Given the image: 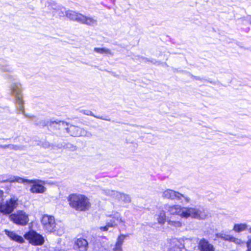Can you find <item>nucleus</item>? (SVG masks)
I'll return each instance as SVG.
<instances>
[{
  "instance_id": "obj_9",
  "label": "nucleus",
  "mask_w": 251,
  "mask_h": 251,
  "mask_svg": "<svg viewBox=\"0 0 251 251\" xmlns=\"http://www.w3.org/2000/svg\"><path fill=\"white\" fill-rule=\"evenodd\" d=\"M66 130L73 137L82 136L85 133V131L83 128L74 125L69 126Z\"/></svg>"
},
{
  "instance_id": "obj_15",
  "label": "nucleus",
  "mask_w": 251,
  "mask_h": 251,
  "mask_svg": "<svg viewBox=\"0 0 251 251\" xmlns=\"http://www.w3.org/2000/svg\"><path fill=\"white\" fill-rule=\"evenodd\" d=\"M249 225L246 223H238L233 226L232 230L236 233H240L248 230Z\"/></svg>"
},
{
  "instance_id": "obj_14",
  "label": "nucleus",
  "mask_w": 251,
  "mask_h": 251,
  "mask_svg": "<svg viewBox=\"0 0 251 251\" xmlns=\"http://www.w3.org/2000/svg\"><path fill=\"white\" fill-rule=\"evenodd\" d=\"M176 242L180 243L181 248L186 251L185 249V246L188 247L189 244L192 243V239L191 238L183 237L179 239H175L174 240V243H176Z\"/></svg>"
},
{
  "instance_id": "obj_25",
  "label": "nucleus",
  "mask_w": 251,
  "mask_h": 251,
  "mask_svg": "<svg viewBox=\"0 0 251 251\" xmlns=\"http://www.w3.org/2000/svg\"><path fill=\"white\" fill-rule=\"evenodd\" d=\"M182 249L181 248V247L176 244L175 247L170 248L168 251H181Z\"/></svg>"
},
{
  "instance_id": "obj_22",
  "label": "nucleus",
  "mask_w": 251,
  "mask_h": 251,
  "mask_svg": "<svg viewBox=\"0 0 251 251\" xmlns=\"http://www.w3.org/2000/svg\"><path fill=\"white\" fill-rule=\"evenodd\" d=\"M230 242L234 243L236 245L237 247H242L245 245V242L243 241L242 239L236 238L232 235L231 236Z\"/></svg>"
},
{
  "instance_id": "obj_7",
  "label": "nucleus",
  "mask_w": 251,
  "mask_h": 251,
  "mask_svg": "<svg viewBox=\"0 0 251 251\" xmlns=\"http://www.w3.org/2000/svg\"><path fill=\"white\" fill-rule=\"evenodd\" d=\"M41 223L44 229L48 232H53L56 229L55 221L52 216L43 215L41 219Z\"/></svg>"
},
{
  "instance_id": "obj_16",
  "label": "nucleus",
  "mask_w": 251,
  "mask_h": 251,
  "mask_svg": "<svg viewBox=\"0 0 251 251\" xmlns=\"http://www.w3.org/2000/svg\"><path fill=\"white\" fill-rule=\"evenodd\" d=\"M5 233L12 240L16 241L19 243H23L24 239L20 236L18 235L13 231H9L7 229L4 230Z\"/></svg>"
},
{
  "instance_id": "obj_3",
  "label": "nucleus",
  "mask_w": 251,
  "mask_h": 251,
  "mask_svg": "<svg viewBox=\"0 0 251 251\" xmlns=\"http://www.w3.org/2000/svg\"><path fill=\"white\" fill-rule=\"evenodd\" d=\"M68 201L70 206L77 211H85L91 206L89 199L83 195L71 194L69 196Z\"/></svg>"
},
{
  "instance_id": "obj_1",
  "label": "nucleus",
  "mask_w": 251,
  "mask_h": 251,
  "mask_svg": "<svg viewBox=\"0 0 251 251\" xmlns=\"http://www.w3.org/2000/svg\"><path fill=\"white\" fill-rule=\"evenodd\" d=\"M165 209L170 215H177L181 218L204 220L207 216L206 211L202 208L181 207L179 205H166Z\"/></svg>"
},
{
  "instance_id": "obj_18",
  "label": "nucleus",
  "mask_w": 251,
  "mask_h": 251,
  "mask_svg": "<svg viewBox=\"0 0 251 251\" xmlns=\"http://www.w3.org/2000/svg\"><path fill=\"white\" fill-rule=\"evenodd\" d=\"M125 236L124 235L119 236L115 247L113 249V251H122L121 246L125 240Z\"/></svg>"
},
{
  "instance_id": "obj_29",
  "label": "nucleus",
  "mask_w": 251,
  "mask_h": 251,
  "mask_svg": "<svg viewBox=\"0 0 251 251\" xmlns=\"http://www.w3.org/2000/svg\"><path fill=\"white\" fill-rule=\"evenodd\" d=\"M126 202H127V201H130V199H127V197H126Z\"/></svg>"
},
{
  "instance_id": "obj_6",
  "label": "nucleus",
  "mask_w": 251,
  "mask_h": 251,
  "mask_svg": "<svg viewBox=\"0 0 251 251\" xmlns=\"http://www.w3.org/2000/svg\"><path fill=\"white\" fill-rule=\"evenodd\" d=\"M162 197L167 199L179 201L181 202L184 200V202L186 203H188L190 201V199L188 197L171 189L165 190L163 193Z\"/></svg>"
},
{
  "instance_id": "obj_5",
  "label": "nucleus",
  "mask_w": 251,
  "mask_h": 251,
  "mask_svg": "<svg viewBox=\"0 0 251 251\" xmlns=\"http://www.w3.org/2000/svg\"><path fill=\"white\" fill-rule=\"evenodd\" d=\"M10 220L15 224L25 226L29 222L28 215L23 210H18L10 215Z\"/></svg>"
},
{
  "instance_id": "obj_2",
  "label": "nucleus",
  "mask_w": 251,
  "mask_h": 251,
  "mask_svg": "<svg viewBox=\"0 0 251 251\" xmlns=\"http://www.w3.org/2000/svg\"><path fill=\"white\" fill-rule=\"evenodd\" d=\"M1 182H17L21 183H31L32 185L30 189V191L34 194H42L46 191V188L43 185L45 183L44 182L39 180H29L20 177L18 176H11L6 180H2Z\"/></svg>"
},
{
  "instance_id": "obj_8",
  "label": "nucleus",
  "mask_w": 251,
  "mask_h": 251,
  "mask_svg": "<svg viewBox=\"0 0 251 251\" xmlns=\"http://www.w3.org/2000/svg\"><path fill=\"white\" fill-rule=\"evenodd\" d=\"M24 237L30 244L35 246L41 245L44 243V237L33 230L29 231Z\"/></svg>"
},
{
  "instance_id": "obj_19",
  "label": "nucleus",
  "mask_w": 251,
  "mask_h": 251,
  "mask_svg": "<svg viewBox=\"0 0 251 251\" xmlns=\"http://www.w3.org/2000/svg\"><path fill=\"white\" fill-rule=\"evenodd\" d=\"M215 236L217 238H220L224 241L230 242L232 235L224 232H220L216 233Z\"/></svg>"
},
{
  "instance_id": "obj_12",
  "label": "nucleus",
  "mask_w": 251,
  "mask_h": 251,
  "mask_svg": "<svg viewBox=\"0 0 251 251\" xmlns=\"http://www.w3.org/2000/svg\"><path fill=\"white\" fill-rule=\"evenodd\" d=\"M114 218L116 219V221H113L112 223L108 222L105 226H101L100 227V229L101 230L107 231L109 227H114L119 224L123 222L121 220L120 214L119 213L116 212L114 215Z\"/></svg>"
},
{
  "instance_id": "obj_24",
  "label": "nucleus",
  "mask_w": 251,
  "mask_h": 251,
  "mask_svg": "<svg viewBox=\"0 0 251 251\" xmlns=\"http://www.w3.org/2000/svg\"><path fill=\"white\" fill-rule=\"evenodd\" d=\"M13 91L16 93V97L17 99L19 100V104H23L22 101V95L21 94L22 91L18 88L14 89L13 88Z\"/></svg>"
},
{
  "instance_id": "obj_10",
  "label": "nucleus",
  "mask_w": 251,
  "mask_h": 251,
  "mask_svg": "<svg viewBox=\"0 0 251 251\" xmlns=\"http://www.w3.org/2000/svg\"><path fill=\"white\" fill-rule=\"evenodd\" d=\"M74 248L78 251H87L88 248V242L85 239L77 238L75 241Z\"/></svg>"
},
{
  "instance_id": "obj_27",
  "label": "nucleus",
  "mask_w": 251,
  "mask_h": 251,
  "mask_svg": "<svg viewBox=\"0 0 251 251\" xmlns=\"http://www.w3.org/2000/svg\"><path fill=\"white\" fill-rule=\"evenodd\" d=\"M116 213H114L113 214L112 216V219L110 220V222H109V223H112L113 221H116V219L115 218H114V215L116 214Z\"/></svg>"
},
{
  "instance_id": "obj_21",
  "label": "nucleus",
  "mask_w": 251,
  "mask_h": 251,
  "mask_svg": "<svg viewBox=\"0 0 251 251\" xmlns=\"http://www.w3.org/2000/svg\"><path fill=\"white\" fill-rule=\"evenodd\" d=\"M72 15L74 16V17H72V19H73L74 20L82 24L83 23L85 17L84 15L76 12H73Z\"/></svg>"
},
{
  "instance_id": "obj_23",
  "label": "nucleus",
  "mask_w": 251,
  "mask_h": 251,
  "mask_svg": "<svg viewBox=\"0 0 251 251\" xmlns=\"http://www.w3.org/2000/svg\"><path fill=\"white\" fill-rule=\"evenodd\" d=\"M96 22V21L92 17H89L85 16L83 24H85L88 25H93Z\"/></svg>"
},
{
  "instance_id": "obj_4",
  "label": "nucleus",
  "mask_w": 251,
  "mask_h": 251,
  "mask_svg": "<svg viewBox=\"0 0 251 251\" xmlns=\"http://www.w3.org/2000/svg\"><path fill=\"white\" fill-rule=\"evenodd\" d=\"M18 199L15 197L10 198L6 201L0 202V212L4 214L11 213L18 205Z\"/></svg>"
},
{
  "instance_id": "obj_13",
  "label": "nucleus",
  "mask_w": 251,
  "mask_h": 251,
  "mask_svg": "<svg viewBox=\"0 0 251 251\" xmlns=\"http://www.w3.org/2000/svg\"><path fill=\"white\" fill-rule=\"evenodd\" d=\"M168 226L172 230L177 229L182 227L183 223L180 220L169 219L167 221Z\"/></svg>"
},
{
  "instance_id": "obj_20",
  "label": "nucleus",
  "mask_w": 251,
  "mask_h": 251,
  "mask_svg": "<svg viewBox=\"0 0 251 251\" xmlns=\"http://www.w3.org/2000/svg\"><path fill=\"white\" fill-rule=\"evenodd\" d=\"M94 51L97 53L105 54V55H112L111 51L110 50L108 49L103 48H95L94 49Z\"/></svg>"
},
{
  "instance_id": "obj_26",
  "label": "nucleus",
  "mask_w": 251,
  "mask_h": 251,
  "mask_svg": "<svg viewBox=\"0 0 251 251\" xmlns=\"http://www.w3.org/2000/svg\"><path fill=\"white\" fill-rule=\"evenodd\" d=\"M248 250L247 251H251V238H249L247 242Z\"/></svg>"
},
{
  "instance_id": "obj_28",
  "label": "nucleus",
  "mask_w": 251,
  "mask_h": 251,
  "mask_svg": "<svg viewBox=\"0 0 251 251\" xmlns=\"http://www.w3.org/2000/svg\"><path fill=\"white\" fill-rule=\"evenodd\" d=\"M248 231L250 233H251V226L249 227Z\"/></svg>"
},
{
  "instance_id": "obj_17",
  "label": "nucleus",
  "mask_w": 251,
  "mask_h": 251,
  "mask_svg": "<svg viewBox=\"0 0 251 251\" xmlns=\"http://www.w3.org/2000/svg\"><path fill=\"white\" fill-rule=\"evenodd\" d=\"M156 217L157 223L160 225H163L167 221L166 212L164 210H160L156 215Z\"/></svg>"
},
{
  "instance_id": "obj_11",
  "label": "nucleus",
  "mask_w": 251,
  "mask_h": 251,
  "mask_svg": "<svg viewBox=\"0 0 251 251\" xmlns=\"http://www.w3.org/2000/svg\"><path fill=\"white\" fill-rule=\"evenodd\" d=\"M198 247L201 251H214L215 250L214 246L205 239L200 240Z\"/></svg>"
}]
</instances>
